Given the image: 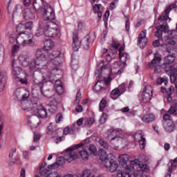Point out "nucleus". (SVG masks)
Masks as SVG:
<instances>
[{"label": "nucleus", "mask_w": 177, "mask_h": 177, "mask_svg": "<svg viewBox=\"0 0 177 177\" xmlns=\"http://www.w3.org/2000/svg\"><path fill=\"white\" fill-rule=\"evenodd\" d=\"M30 38V35L27 33H19L16 37L17 44L18 45H24V40L28 39Z\"/></svg>", "instance_id": "20"}, {"label": "nucleus", "mask_w": 177, "mask_h": 177, "mask_svg": "<svg viewBox=\"0 0 177 177\" xmlns=\"http://www.w3.org/2000/svg\"><path fill=\"white\" fill-rule=\"evenodd\" d=\"M157 31L155 32V36L157 38H162V30L158 27H156Z\"/></svg>", "instance_id": "54"}, {"label": "nucleus", "mask_w": 177, "mask_h": 177, "mask_svg": "<svg viewBox=\"0 0 177 177\" xmlns=\"http://www.w3.org/2000/svg\"><path fill=\"white\" fill-rule=\"evenodd\" d=\"M5 53V48L0 44V66L3 63V55Z\"/></svg>", "instance_id": "48"}, {"label": "nucleus", "mask_w": 177, "mask_h": 177, "mask_svg": "<svg viewBox=\"0 0 177 177\" xmlns=\"http://www.w3.org/2000/svg\"><path fill=\"white\" fill-rule=\"evenodd\" d=\"M36 113L37 115H32L28 121V124H30V125L34 126L35 124H39V122H38V118H46V117H48V112L46 111L45 106H43L42 105L39 106L36 109Z\"/></svg>", "instance_id": "4"}, {"label": "nucleus", "mask_w": 177, "mask_h": 177, "mask_svg": "<svg viewBox=\"0 0 177 177\" xmlns=\"http://www.w3.org/2000/svg\"><path fill=\"white\" fill-rule=\"evenodd\" d=\"M165 25L158 26V27L162 30V32H168L167 28H168V24L165 23Z\"/></svg>", "instance_id": "59"}, {"label": "nucleus", "mask_w": 177, "mask_h": 177, "mask_svg": "<svg viewBox=\"0 0 177 177\" xmlns=\"http://www.w3.org/2000/svg\"><path fill=\"white\" fill-rule=\"evenodd\" d=\"M17 31L19 34H26V26L24 22H21L17 26Z\"/></svg>", "instance_id": "35"}, {"label": "nucleus", "mask_w": 177, "mask_h": 177, "mask_svg": "<svg viewBox=\"0 0 177 177\" xmlns=\"http://www.w3.org/2000/svg\"><path fill=\"white\" fill-rule=\"evenodd\" d=\"M46 81L47 82L48 81L49 82H52L53 84L55 83V85L61 82L60 80L57 77H56V75H53L52 73H50V75H49V80Z\"/></svg>", "instance_id": "40"}, {"label": "nucleus", "mask_w": 177, "mask_h": 177, "mask_svg": "<svg viewBox=\"0 0 177 177\" xmlns=\"http://www.w3.org/2000/svg\"><path fill=\"white\" fill-rule=\"evenodd\" d=\"M32 80L34 84H45L48 82L45 77H44V74H42L41 71L37 70L33 73Z\"/></svg>", "instance_id": "11"}, {"label": "nucleus", "mask_w": 177, "mask_h": 177, "mask_svg": "<svg viewBox=\"0 0 177 177\" xmlns=\"http://www.w3.org/2000/svg\"><path fill=\"white\" fill-rule=\"evenodd\" d=\"M60 30H59V26L53 21H49L45 24L44 27V35L48 38H55L57 37Z\"/></svg>", "instance_id": "3"}, {"label": "nucleus", "mask_w": 177, "mask_h": 177, "mask_svg": "<svg viewBox=\"0 0 177 177\" xmlns=\"http://www.w3.org/2000/svg\"><path fill=\"white\" fill-rule=\"evenodd\" d=\"M176 111H177V106L173 105L169 109L168 113H169V114H175V113H176Z\"/></svg>", "instance_id": "61"}, {"label": "nucleus", "mask_w": 177, "mask_h": 177, "mask_svg": "<svg viewBox=\"0 0 177 177\" xmlns=\"http://www.w3.org/2000/svg\"><path fill=\"white\" fill-rule=\"evenodd\" d=\"M146 30H143L139 35L138 36V44L140 45L142 44V41L145 39H146Z\"/></svg>", "instance_id": "41"}, {"label": "nucleus", "mask_w": 177, "mask_h": 177, "mask_svg": "<svg viewBox=\"0 0 177 177\" xmlns=\"http://www.w3.org/2000/svg\"><path fill=\"white\" fill-rule=\"evenodd\" d=\"M81 45L85 50H88L89 49V36L86 35L82 41H80V39H78V35L74 33L72 43L73 50L78 52V50L81 48Z\"/></svg>", "instance_id": "2"}, {"label": "nucleus", "mask_w": 177, "mask_h": 177, "mask_svg": "<svg viewBox=\"0 0 177 177\" xmlns=\"http://www.w3.org/2000/svg\"><path fill=\"white\" fill-rule=\"evenodd\" d=\"M106 106H107V100L102 99L100 102L99 111L103 112Z\"/></svg>", "instance_id": "46"}, {"label": "nucleus", "mask_w": 177, "mask_h": 177, "mask_svg": "<svg viewBox=\"0 0 177 177\" xmlns=\"http://www.w3.org/2000/svg\"><path fill=\"white\" fill-rule=\"evenodd\" d=\"M36 173L40 175L41 177H46L50 174V170L44 169L43 170H40V171H36Z\"/></svg>", "instance_id": "43"}, {"label": "nucleus", "mask_w": 177, "mask_h": 177, "mask_svg": "<svg viewBox=\"0 0 177 177\" xmlns=\"http://www.w3.org/2000/svg\"><path fill=\"white\" fill-rule=\"evenodd\" d=\"M73 151L75 152L74 150H73ZM75 153H79L80 156L82 157V158L83 160H88V157L89 156V153L86 150V148H85L82 151H75Z\"/></svg>", "instance_id": "34"}, {"label": "nucleus", "mask_w": 177, "mask_h": 177, "mask_svg": "<svg viewBox=\"0 0 177 177\" xmlns=\"http://www.w3.org/2000/svg\"><path fill=\"white\" fill-rule=\"evenodd\" d=\"M57 104H59V101L56 99L53 100L48 105V107L50 108L48 109V111L50 113H55V111H57Z\"/></svg>", "instance_id": "28"}, {"label": "nucleus", "mask_w": 177, "mask_h": 177, "mask_svg": "<svg viewBox=\"0 0 177 177\" xmlns=\"http://www.w3.org/2000/svg\"><path fill=\"white\" fill-rule=\"evenodd\" d=\"M36 59L39 62L49 60L48 52L42 48L38 49L36 51Z\"/></svg>", "instance_id": "12"}, {"label": "nucleus", "mask_w": 177, "mask_h": 177, "mask_svg": "<svg viewBox=\"0 0 177 177\" xmlns=\"http://www.w3.org/2000/svg\"><path fill=\"white\" fill-rule=\"evenodd\" d=\"M16 162H18V164H21V161L20 160V159L15 158L8 161V165H10V167H12V165H15Z\"/></svg>", "instance_id": "53"}, {"label": "nucleus", "mask_w": 177, "mask_h": 177, "mask_svg": "<svg viewBox=\"0 0 177 177\" xmlns=\"http://www.w3.org/2000/svg\"><path fill=\"white\" fill-rule=\"evenodd\" d=\"M106 120H107V114H106V113H103L100 119V124H104Z\"/></svg>", "instance_id": "62"}, {"label": "nucleus", "mask_w": 177, "mask_h": 177, "mask_svg": "<svg viewBox=\"0 0 177 177\" xmlns=\"http://www.w3.org/2000/svg\"><path fill=\"white\" fill-rule=\"evenodd\" d=\"M102 82H103L102 80H98V82L93 86L95 93H102V92H104L106 91V88L98 84L99 83L100 84Z\"/></svg>", "instance_id": "32"}, {"label": "nucleus", "mask_w": 177, "mask_h": 177, "mask_svg": "<svg viewBox=\"0 0 177 177\" xmlns=\"http://www.w3.org/2000/svg\"><path fill=\"white\" fill-rule=\"evenodd\" d=\"M45 34V29H42L41 28H39L36 33H35V37H41V35H44Z\"/></svg>", "instance_id": "58"}, {"label": "nucleus", "mask_w": 177, "mask_h": 177, "mask_svg": "<svg viewBox=\"0 0 177 177\" xmlns=\"http://www.w3.org/2000/svg\"><path fill=\"white\" fill-rule=\"evenodd\" d=\"M151 96H153V88L150 86H147L142 93V103H149L151 100Z\"/></svg>", "instance_id": "10"}, {"label": "nucleus", "mask_w": 177, "mask_h": 177, "mask_svg": "<svg viewBox=\"0 0 177 177\" xmlns=\"http://www.w3.org/2000/svg\"><path fill=\"white\" fill-rule=\"evenodd\" d=\"M159 49L162 52H165V53H171L174 55V52H175V48L173 47H169V44H160Z\"/></svg>", "instance_id": "24"}, {"label": "nucleus", "mask_w": 177, "mask_h": 177, "mask_svg": "<svg viewBox=\"0 0 177 177\" xmlns=\"http://www.w3.org/2000/svg\"><path fill=\"white\" fill-rule=\"evenodd\" d=\"M34 45H35V42L31 38V36L28 39H25L24 41L23 46H34Z\"/></svg>", "instance_id": "38"}, {"label": "nucleus", "mask_w": 177, "mask_h": 177, "mask_svg": "<svg viewBox=\"0 0 177 177\" xmlns=\"http://www.w3.org/2000/svg\"><path fill=\"white\" fill-rule=\"evenodd\" d=\"M47 135H50L53 139H55L59 135V129L56 124L50 123L47 128Z\"/></svg>", "instance_id": "14"}, {"label": "nucleus", "mask_w": 177, "mask_h": 177, "mask_svg": "<svg viewBox=\"0 0 177 177\" xmlns=\"http://www.w3.org/2000/svg\"><path fill=\"white\" fill-rule=\"evenodd\" d=\"M24 20H34L35 19V12L33 9L25 8L22 11Z\"/></svg>", "instance_id": "15"}, {"label": "nucleus", "mask_w": 177, "mask_h": 177, "mask_svg": "<svg viewBox=\"0 0 177 177\" xmlns=\"http://www.w3.org/2000/svg\"><path fill=\"white\" fill-rule=\"evenodd\" d=\"M43 17L44 21L49 20H55L56 16L55 15V10L51 6H46L44 8Z\"/></svg>", "instance_id": "8"}, {"label": "nucleus", "mask_w": 177, "mask_h": 177, "mask_svg": "<svg viewBox=\"0 0 177 177\" xmlns=\"http://www.w3.org/2000/svg\"><path fill=\"white\" fill-rule=\"evenodd\" d=\"M104 167L109 169V172H117L118 162L114 160L113 157L107 156L104 158Z\"/></svg>", "instance_id": "6"}, {"label": "nucleus", "mask_w": 177, "mask_h": 177, "mask_svg": "<svg viewBox=\"0 0 177 177\" xmlns=\"http://www.w3.org/2000/svg\"><path fill=\"white\" fill-rule=\"evenodd\" d=\"M91 142L89 138H86L84 140V143L82 142L79 145H75L73 147L67 148L65 150V158L64 159L68 161V162H71V161H74V160H77L78 158V152H74V150H77V149H80L82 146H84L86 143H89Z\"/></svg>", "instance_id": "1"}, {"label": "nucleus", "mask_w": 177, "mask_h": 177, "mask_svg": "<svg viewBox=\"0 0 177 177\" xmlns=\"http://www.w3.org/2000/svg\"><path fill=\"white\" fill-rule=\"evenodd\" d=\"M162 124L166 132L171 133V132H174V131H175V124H174V122L172 120L163 122Z\"/></svg>", "instance_id": "21"}, {"label": "nucleus", "mask_w": 177, "mask_h": 177, "mask_svg": "<svg viewBox=\"0 0 177 177\" xmlns=\"http://www.w3.org/2000/svg\"><path fill=\"white\" fill-rule=\"evenodd\" d=\"M103 71H108L109 77L106 80H105L104 84L105 85H109L110 82H111V77H110V75H111V66L110 64H107L100 67V68L97 69V72L95 73V77H97V78H100Z\"/></svg>", "instance_id": "7"}, {"label": "nucleus", "mask_w": 177, "mask_h": 177, "mask_svg": "<svg viewBox=\"0 0 177 177\" xmlns=\"http://www.w3.org/2000/svg\"><path fill=\"white\" fill-rule=\"evenodd\" d=\"M108 138L111 139V142H113V140L118 142V140L121 139V137L117 136V131L113 129L108 130Z\"/></svg>", "instance_id": "25"}, {"label": "nucleus", "mask_w": 177, "mask_h": 177, "mask_svg": "<svg viewBox=\"0 0 177 177\" xmlns=\"http://www.w3.org/2000/svg\"><path fill=\"white\" fill-rule=\"evenodd\" d=\"M161 68L165 70V73H171L174 68H172V64H167L165 62L161 65Z\"/></svg>", "instance_id": "39"}, {"label": "nucleus", "mask_w": 177, "mask_h": 177, "mask_svg": "<svg viewBox=\"0 0 177 177\" xmlns=\"http://www.w3.org/2000/svg\"><path fill=\"white\" fill-rule=\"evenodd\" d=\"M119 57L122 62H127L129 59V55L127 53H122V54L119 55Z\"/></svg>", "instance_id": "50"}, {"label": "nucleus", "mask_w": 177, "mask_h": 177, "mask_svg": "<svg viewBox=\"0 0 177 177\" xmlns=\"http://www.w3.org/2000/svg\"><path fill=\"white\" fill-rule=\"evenodd\" d=\"M99 145H100V146H102V147H104V149H105L106 150H109V143L106 141H104V140L103 139H100L98 141Z\"/></svg>", "instance_id": "49"}, {"label": "nucleus", "mask_w": 177, "mask_h": 177, "mask_svg": "<svg viewBox=\"0 0 177 177\" xmlns=\"http://www.w3.org/2000/svg\"><path fill=\"white\" fill-rule=\"evenodd\" d=\"M6 71H2L0 72V92H2L5 89V84H6Z\"/></svg>", "instance_id": "22"}, {"label": "nucleus", "mask_w": 177, "mask_h": 177, "mask_svg": "<svg viewBox=\"0 0 177 177\" xmlns=\"http://www.w3.org/2000/svg\"><path fill=\"white\" fill-rule=\"evenodd\" d=\"M119 92H120V93H119V96L122 95V93H124L125 91H127V88H125V84L122 83V84H120L118 88Z\"/></svg>", "instance_id": "52"}, {"label": "nucleus", "mask_w": 177, "mask_h": 177, "mask_svg": "<svg viewBox=\"0 0 177 177\" xmlns=\"http://www.w3.org/2000/svg\"><path fill=\"white\" fill-rule=\"evenodd\" d=\"M61 55L59 51H53V53H48V60H51L55 66H57L58 64H60V62L57 59L59 58V56Z\"/></svg>", "instance_id": "17"}, {"label": "nucleus", "mask_w": 177, "mask_h": 177, "mask_svg": "<svg viewBox=\"0 0 177 177\" xmlns=\"http://www.w3.org/2000/svg\"><path fill=\"white\" fill-rule=\"evenodd\" d=\"M15 96L18 102H24L30 97V92L27 89L17 88L15 92Z\"/></svg>", "instance_id": "9"}, {"label": "nucleus", "mask_w": 177, "mask_h": 177, "mask_svg": "<svg viewBox=\"0 0 177 177\" xmlns=\"http://www.w3.org/2000/svg\"><path fill=\"white\" fill-rule=\"evenodd\" d=\"M177 52L176 50H174L172 53H169L165 58H164V63H167L169 64H172L174 63V60H175V56H176Z\"/></svg>", "instance_id": "27"}, {"label": "nucleus", "mask_w": 177, "mask_h": 177, "mask_svg": "<svg viewBox=\"0 0 177 177\" xmlns=\"http://www.w3.org/2000/svg\"><path fill=\"white\" fill-rule=\"evenodd\" d=\"M87 149H88L90 154H93L94 156H96V153H97V149H96V147L95 145H90L89 147H87Z\"/></svg>", "instance_id": "47"}, {"label": "nucleus", "mask_w": 177, "mask_h": 177, "mask_svg": "<svg viewBox=\"0 0 177 177\" xmlns=\"http://www.w3.org/2000/svg\"><path fill=\"white\" fill-rule=\"evenodd\" d=\"M91 171L90 169H86L83 171L82 175H80V177H89L91 176Z\"/></svg>", "instance_id": "57"}, {"label": "nucleus", "mask_w": 177, "mask_h": 177, "mask_svg": "<svg viewBox=\"0 0 177 177\" xmlns=\"http://www.w3.org/2000/svg\"><path fill=\"white\" fill-rule=\"evenodd\" d=\"M154 120H156V115L152 113L147 114L142 118V121L143 122H145V124H149V122H153Z\"/></svg>", "instance_id": "29"}, {"label": "nucleus", "mask_w": 177, "mask_h": 177, "mask_svg": "<svg viewBox=\"0 0 177 177\" xmlns=\"http://www.w3.org/2000/svg\"><path fill=\"white\" fill-rule=\"evenodd\" d=\"M55 85L57 94L62 95L64 92V90H63V85H62V82L57 83Z\"/></svg>", "instance_id": "45"}, {"label": "nucleus", "mask_w": 177, "mask_h": 177, "mask_svg": "<svg viewBox=\"0 0 177 177\" xmlns=\"http://www.w3.org/2000/svg\"><path fill=\"white\" fill-rule=\"evenodd\" d=\"M19 62H21L22 66H24V67L29 65V67L32 71L35 70V68L36 70H38L41 64H42L38 61L37 58L30 59V60L29 61L28 58H24L23 57H19ZM28 62H29V63Z\"/></svg>", "instance_id": "5"}, {"label": "nucleus", "mask_w": 177, "mask_h": 177, "mask_svg": "<svg viewBox=\"0 0 177 177\" xmlns=\"http://www.w3.org/2000/svg\"><path fill=\"white\" fill-rule=\"evenodd\" d=\"M17 81H18L19 82H21V84H22L23 85H27V84H28V82L27 81V78L24 77V78H21V76L16 80Z\"/></svg>", "instance_id": "63"}, {"label": "nucleus", "mask_w": 177, "mask_h": 177, "mask_svg": "<svg viewBox=\"0 0 177 177\" xmlns=\"http://www.w3.org/2000/svg\"><path fill=\"white\" fill-rule=\"evenodd\" d=\"M129 161V156L127 154L120 155L119 156V164L122 167H127V162Z\"/></svg>", "instance_id": "30"}, {"label": "nucleus", "mask_w": 177, "mask_h": 177, "mask_svg": "<svg viewBox=\"0 0 177 177\" xmlns=\"http://www.w3.org/2000/svg\"><path fill=\"white\" fill-rule=\"evenodd\" d=\"M120 93V90H118V88L113 89L111 92V98H112L113 100H117L118 97H120L119 96Z\"/></svg>", "instance_id": "36"}, {"label": "nucleus", "mask_w": 177, "mask_h": 177, "mask_svg": "<svg viewBox=\"0 0 177 177\" xmlns=\"http://www.w3.org/2000/svg\"><path fill=\"white\" fill-rule=\"evenodd\" d=\"M43 88L44 83H34V85L32 86L33 91H39L41 93H44V90H42Z\"/></svg>", "instance_id": "37"}, {"label": "nucleus", "mask_w": 177, "mask_h": 177, "mask_svg": "<svg viewBox=\"0 0 177 177\" xmlns=\"http://www.w3.org/2000/svg\"><path fill=\"white\" fill-rule=\"evenodd\" d=\"M175 8V5H169L166 9L165 10V13L160 15L158 17L159 21H167V20H169L171 21V18H169V12L172 9Z\"/></svg>", "instance_id": "13"}, {"label": "nucleus", "mask_w": 177, "mask_h": 177, "mask_svg": "<svg viewBox=\"0 0 177 177\" xmlns=\"http://www.w3.org/2000/svg\"><path fill=\"white\" fill-rule=\"evenodd\" d=\"M160 91L162 93H167V100L169 103H171L172 102V93L175 92V88L173 86H171L167 90L165 88V87H160Z\"/></svg>", "instance_id": "16"}, {"label": "nucleus", "mask_w": 177, "mask_h": 177, "mask_svg": "<svg viewBox=\"0 0 177 177\" xmlns=\"http://www.w3.org/2000/svg\"><path fill=\"white\" fill-rule=\"evenodd\" d=\"M109 16H110V11L106 10L104 15V26H105L106 28H107V25H108L107 20H109Z\"/></svg>", "instance_id": "51"}, {"label": "nucleus", "mask_w": 177, "mask_h": 177, "mask_svg": "<svg viewBox=\"0 0 177 177\" xmlns=\"http://www.w3.org/2000/svg\"><path fill=\"white\" fill-rule=\"evenodd\" d=\"M41 93L44 95V96L48 98H50L52 96H53V91L50 90H47Z\"/></svg>", "instance_id": "55"}, {"label": "nucleus", "mask_w": 177, "mask_h": 177, "mask_svg": "<svg viewBox=\"0 0 177 177\" xmlns=\"http://www.w3.org/2000/svg\"><path fill=\"white\" fill-rule=\"evenodd\" d=\"M134 139L136 142H140V140L145 139V138L143 137V133L140 131L136 133V134L134 135Z\"/></svg>", "instance_id": "44"}, {"label": "nucleus", "mask_w": 177, "mask_h": 177, "mask_svg": "<svg viewBox=\"0 0 177 177\" xmlns=\"http://www.w3.org/2000/svg\"><path fill=\"white\" fill-rule=\"evenodd\" d=\"M81 99H82V94H81V91L78 90L76 95V99L75 100V103L78 104V103L81 102Z\"/></svg>", "instance_id": "56"}, {"label": "nucleus", "mask_w": 177, "mask_h": 177, "mask_svg": "<svg viewBox=\"0 0 177 177\" xmlns=\"http://www.w3.org/2000/svg\"><path fill=\"white\" fill-rule=\"evenodd\" d=\"M170 77V81L171 83H174L175 84L177 82V69L174 68L171 71L170 74L169 75Z\"/></svg>", "instance_id": "33"}, {"label": "nucleus", "mask_w": 177, "mask_h": 177, "mask_svg": "<svg viewBox=\"0 0 177 177\" xmlns=\"http://www.w3.org/2000/svg\"><path fill=\"white\" fill-rule=\"evenodd\" d=\"M64 164V158L59 157L58 158L57 162H54L52 165H49L48 166V169H55L56 168H59L60 165H63Z\"/></svg>", "instance_id": "26"}, {"label": "nucleus", "mask_w": 177, "mask_h": 177, "mask_svg": "<svg viewBox=\"0 0 177 177\" xmlns=\"http://www.w3.org/2000/svg\"><path fill=\"white\" fill-rule=\"evenodd\" d=\"M24 25L26 30H29V31H30V30L32 29V21H28L26 23H24Z\"/></svg>", "instance_id": "60"}, {"label": "nucleus", "mask_w": 177, "mask_h": 177, "mask_svg": "<svg viewBox=\"0 0 177 177\" xmlns=\"http://www.w3.org/2000/svg\"><path fill=\"white\" fill-rule=\"evenodd\" d=\"M45 1L44 0H34L33 8L37 13H41L42 9L45 8Z\"/></svg>", "instance_id": "18"}, {"label": "nucleus", "mask_w": 177, "mask_h": 177, "mask_svg": "<svg viewBox=\"0 0 177 177\" xmlns=\"http://www.w3.org/2000/svg\"><path fill=\"white\" fill-rule=\"evenodd\" d=\"M138 142H139L140 149H142L143 150V149H145V147H146V138H144V139L138 141Z\"/></svg>", "instance_id": "64"}, {"label": "nucleus", "mask_w": 177, "mask_h": 177, "mask_svg": "<svg viewBox=\"0 0 177 177\" xmlns=\"http://www.w3.org/2000/svg\"><path fill=\"white\" fill-rule=\"evenodd\" d=\"M16 60L13 59L12 62V73L14 75L15 80H17L21 77V67H15V63Z\"/></svg>", "instance_id": "19"}, {"label": "nucleus", "mask_w": 177, "mask_h": 177, "mask_svg": "<svg viewBox=\"0 0 177 177\" xmlns=\"http://www.w3.org/2000/svg\"><path fill=\"white\" fill-rule=\"evenodd\" d=\"M53 46H55V43H53V41H52V39H48L44 41L43 50H46V52H48V50H50V49H52Z\"/></svg>", "instance_id": "31"}, {"label": "nucleus", "mask_w": 177, "mask_h": 177, "mask_svg": "<svg viewBox=\"0 0 177 177\" xmlns=\"http://www.w3.org/2000/svg\"><path fill=\"white\" fill-rule=\"evenodd\" d=\"M156 82L158 84V85H162V84H164L165 86H167L168 85V77H159L156 80Z\"/></svg>", "instance_id": "42"}, {"label": "nucleus", "mask_w": 177, "mask_h": 177, "mask_svg": "<svg viewBox=\"0 0 177 177\" xmlns=\"http://www.w3.org/2000/svg\"><path fill=\"white\" fill-rule=\"evenodd\" d=\"M162 59H161V55L155 56L152 61L149 62V68H154V67H158V65L160 63H161V61Z\"/></svg>", "instance_id": "23"}]
</instances>
